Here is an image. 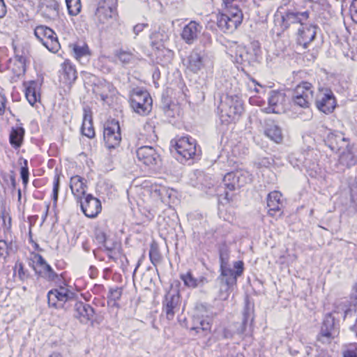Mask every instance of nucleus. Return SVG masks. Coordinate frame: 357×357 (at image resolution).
Wrapping results in <instances>:
<instances>
[{
  "mask_svg": "<svg viewBox=\"0 0 357 357\" xmlns=\"http://www.w3.org/2000/svg\"><path fill=\"white\" fill-rule=\"evenodd\" d=\"M68 14L72 16L78 15L81 10L80 0H66Z\"/></svg>",
  "mask_w": 357,
  "mask_h": 357,
  "instance_id": "a19ab883",
  "label": "nucleus"
},
{
  "mask_svg": "<svg viewBox=\"0 0 357 357\" xmlns=\"http://www.w3.org/2000/svg\"><path fill=\"white\" fill-rule=\"evenodd\" d=\"M2 219L4 226L7 230H9L11 227V218L8 214L2 213Z\"/></svg>",
  "mask_w": 357,
  "mask_h": 357,
  "instance_id": "4d7b16f0",
  "label": "nucleus"
},
{
  "mask_svg": "<svg viewBox=\"0 0 357 357\" xmlns=\"http://www.w3.org/2000/svg\"><path fill=\"white\" fill-rule=\"evenodd\" d=\"M33 262L36 263L37 266H39L41 269L47 264L45 259L39 254H35L33 255Z\"/></svg>",
  "mask_w": 357,
  "mask_h": 357,
  "instance_id": "5fc2aeb1",
  "label": "nucleus"
},
{
  "mask_svg": "<svg viewBox=\"0 0 357 357\" xmlns=\"http://www.w3.org/2000/svg\"><path fill=\"white\" fill-rule=\"evenodd\" d=\"M130 106L136 113L146 115L152 109V99L146 91H137L131 96Z\"/></svg>",
  "mask_w": 357,
  "mask_h": 357,
  "instance_id": "6e6552de",
  "label": "nucleus"
},
{
  "mask_svg": "<svg viewBox=\"0 0 357 357\" xmlns=\"http://www.w3.org/2000/svg\"><path fill=\"white\" fill-rule=\"evenodd\" d=\"M116 10L105 1L100 3L96 12V20L100 24H109L116 19Z\"/></svg>",
  "mask_w": 357,
  "mask_h": 357,
  "instance_id": "dca6fc26",
  "label": "nucleus"
},
{
  "mask_svg": "<svg viewBox=\"0 0 357 357\" xmlns=\"http://www.w3.org/2000/svg\"><path fill=\"white\" fill-rule=\"evenodd\" d=\"M288 99L285 93L280 91H271L268 97V106L265 108L267 113L281 114L286 109Z\"/></svg>",
  "mask_w": 357,
  "mask_h": 357,
  "instance_id": "ddd939ff",
  "label": "nucleus"
},
{
  "mask_svg": "<svg viewBox=\"0 0 357 357\" xmlns=\"http://www.w3.org/2000/svg\"><path fill=\"white\" fill-rule=\"evenodd\" d=\"M219 256L220 261V273H235V270H233L229 264V252L228 249L225 247L220 248L219 252Z\"/></svg>",
  "mask_w": 357,
  "mask_h": 357,
  "instance_id": "72a5a7b5",
  "label": "nucleus"
},
{
  "mask_svg": "<svg viewBox=\"0 0 357 357\" xmlns=\"http://www.w3.org/2000/svg\"><path fill=\"white\" fill-rule=\"evenodd\" d=\"M34 35L49 51L56 52L60 49L56 34L50 27L44 25L37 26L34 29Z\"/></svg>",
  "mask_w": 357,
  "mask_h": 357,
  "instance_id": "39448f33",
  "label": "nucleus"
},
{
  "mask_svg": "<svg viewBox=\"0 0 357 357\" xmlns=\"http://www.w3.org/2000/svg\"><path fill=\"white\" fill-rule=\"evenodd\" d=\"M42 15L47 19H55L59 15V3L55 0H47L41 6Z\"/></svg>",
  "mask_w": 357,
  "mask_h": 357,
  "instance_id": "c756f323",
  "label": "nucleus"
},
{
  "mask_svg": "<svg viewBox=\"0 0 357 357\" xmlns=\"http://www.w3.org/2000/svg\"><path fill=\"white\" fill-rule=\"evenodd\" d=\"M70 46H73V52L77 59L89 54V47L84 43H82V44L77 43L71 45Z\"/></svg>",
  "mask_w": 357,
  "mask_h": 357,
  "instance_id": "ea45409f",
  "label": "nucleus"
},
{
  "mask_svg": "<svg viewBox=\"0 0 357 357\" xmlns=\"http://www.w3.org/2000/svg\"><path fill=\"white\" fill-rule=\"evenodd\" d=\"M10 250L11 248L7 241L0 239V257L6 258L8 255Z\"/></svg>",
  "mask_w": 357,
  "mask_h": 357,
  "instance_id": "8fccbe9b",
  "label": "nucleus"
},
{
  "mask_svg": "<svg viewBox=\"0 0 357 357\" xmlns=\"http://www.w3.org/2000/svg\"><path fill=\"white\" fill-rule=\"evenodd\" d=\"M206 54L199 49H194L188 58V68L196 73L200 71L204 66Z\"/></svg>",
  "mask_w": 357,
  "mask_h": 357,
  "instance_id": "412c9836",
  "label": "nucleus"
},
{
  "mask_svg": "<svg viewBox=\"0 0 357 357\" xmlns=\"http://www.w3.org/2000/svg\"><path fill=\"white\" fill-rule=\"evenodd\" d=\"M293 101L295 105H298L301 107L307 108L310 107V102L312 101V100H305V98L294 95Z\"/></svg>",
  "mask_w": 357,
  "mask_h": 357,
  "instance_id": "de8ad7c7",
  "label": "nucleus"
},
{
  "mask_svg": "<svg viewBox=\"0 0 357 357\" xmlns=\"http://www.w3.org/2000/svg\"><path fill=\"white\" fill-rule=\"evenodd\" d=\"M15 268H18L17 275L20 280L23 281L26 278H27L28 275L26 274V272L24 270V266L22 263H17L15 265Z\"/></svg>",
  "mask_w": 357,
  "mask_h": 357,
  "instance_id": "864d4df0",
  "label": "nucleus"
},
{
  "mask_svg": "<svg viewBox=\"0 0 357 357\" xmlns=\"http://www.w3.org/2000/svg\"><path fill=\"white\" fill-rule=\"evenodd\" d=\"M310 15V12L307 10L303 12H287L283 16V22L287 26H292L294 29H298V27H302L306 24Z\"/></svg>",
  "mask_w": 357,
  "mask_h": 357,
  "instance_id": "f3484780",
  "label": "nucleus"
},
{
  "mask_svg": "<svg viewBox=\"0 0 357 357\" xmlns=\"http://www.w3.org/2000/svg\"><path fill=\"white\" fill-rule=\"evenodd\" d=\"M151 45L153 48L160 50L164 47L163 35L160 32L153 33L151 36Z\"/></svg>",
  "mask_w": 357,
  "mask_h": 357,
  "instance_id": "79ce46f5",
  "label": "nucleus"
},
{
  "mask_svg": "<svg viewBox=\"0 0 357 357\" xmlns=\"http://www.w3.org/2000/svg\"><path fill=\"white\" fill-rule=\"evenodd\" d=\"M113 86L107 82H100L96 87L94 89V92L97 96H99L102 100L105 101L109 96V93H112L114 92Z\"/></svg>",
  "mask_w": 357,
  "mask_h": 357,
  "instance_id": "e433bc0d",
  "label": "nucleus"
},
{
  "mask_svg": "<svg viewBox=\"0 0 357 357\" xmlns=\"http://www.w3.org/2000/svg\"><path fill=\"white\" fill-rule=\"evenodd\" d=\"M25 85V96L31 105H34L39 101L40 95V84L36 81H30L24 83Z\"/></svg>",
  "mask_w": 357,
  "mask_h": 357,
  "instance_id": "bb28decb",
  "label": "nucleus"
},
{
  "mask_svg": "<svg viewBox=\"0 0 357 357\" xmlns=\"http://www.w3.org/2000/svg\"><path fill=\"white\" fill-rule=\"evenodd\" d=\"M59 183H60L59 175L56 174L54 178V185H53V200H54V202H56L58 199Z\"/></svg>",
  "mask_w": 357,
  "mask_h": 357,
  "instance_id": "603ef678",
  "label": "nucleus"
},
{
  "mask_svg": "<svg viewBox=\"0 0 357 357\" xmlns=\"http://www.w3.org/2000/svg\"><path fill=\"white\" fill-rule=\"evenodd\" d=\"M6 102V97L0 92V115L4 113Z\"/></svg>",
  "mask_w": 357,
  "mask_h": 357,
  "instance_id": "bf43d9fd",
  "label": "nucleus"
},
{
  "mask_svg": "<svg viewBox=\"0 0 357 357\" xmlns=\"http://www.w3.org/2000/svg\"><path fill=\"white\" fill-rule=\"evenodd\" d=\"M103 137L106 146L109 149H114L120 144L121 135L118 121L113 119L106 123Z\"/></svg>",
  "mask_w": 357,
  "mask_h": 357,
  "instance_id": "9d476101",
  "label": "nucleus"
},
{
  "mask_svg": "<svg viewBox=\"0 0 357 357\" xmlns=\"http://www.w3.org/2000/svg\"><path fill=\"white\" fill-rule=\"evenodd\" d=\"M6 7L3 0H0V18H3L6 14Z\"/></svg>",
  "mask_w": 357,
  "mask_h": 357,
  "instance_id": "052dcab7",
  "label": "nucleus"
},
{
  "mask_svg": "<svg viewBox=\"0 0 357 357\" xmlns=\"http://www.w3.org/2000/svg\"><path fill=\"white\" fill-rule=\"evenodd\" d=\"M10 184L13 189L16 187V181L14 176H10Z\"/></svg>",
  "mask_w": 357,
  "mask_h": 357,
  "instance_id": "338daca9",
  "label": "nucleus"
},
{
  "mask_svg": "<svg viewBox=\"0 0 357 357\" xmlns=\"http://www.w3.org/2000/svg\"><path fill=\"white\" fill-rule=\"evenodd\" d=\"M116 56L124 64L130 63L134 59V54L130 51L119 50L116 52Z\"/></svg>",
  "mask_w": 357,
  "mask_h": 357,
  "instance_id": "c03bdc74",
  "label": "nucleus"
},
{
  "mask_svg": "<svg viewBox=\"0 0 357 357\" xmlns=\"http://www.w3.org/2000/svg\"><path fill=\"white\" fill-rule=\"evenodd\" d=\"M84 179L79 176H74L70 178V188L72 193L77 200L82 199L86 193V185L84 182Z\"/></svg>",
  "mask_w": 357,
  "mask_h": 357,
  "instance_id": "cd10ccee",
  "label": "nucleus"
},
{
  "mask_svg": "<svg viewBox=\"0 0 357 357\" xmlns=\"http://www.w3.org/2000/svg\"><path fill=\"white\" fill-rule=\"evenodd\" d=\"M343 357H357V354L354 351L347 350L344 353Z\"/></svg>",
  "mask_w": 357,
  "mask_h": 357,
  "instance_id": "680f3d73",
  "label": "nucleus"
},
{
  "mask_svg": "<svg viewBox=\"0 0 357 357\" xmlns=\"http://www.w3.org/2000/svg\"><path fill=\"white\" fill-rule=\"evenodd\" d=\"M136 154L138 160L147 166L157 165L160 161L159 154L151 146H142L138 148Z\"/></svg>",
  "mask_w": 357,
  "mask_h": 357,
  "instance_id": "a211bd4d",
  "label": "nucleus"
},
{
  "mask_svg": "<svg viewBox=\"0 0 357 357\" xmlns=\"http://www.w3.org/2000/svg\"><path fill=\"white\" fill-rule=\"evenodd\" d=\"M149 258L153 264H155L160 261V255L158 249L153 245L149 250Z\"/></svg>",
  "mask_w": 357,
  "mask_h": 357,
  "instance_id": "3c124183",
  "label": "nucleus"
},
{
  "mask_svg": "<svg viewBox=\"0 0 357 357\" xmlns=\"http://www.w3.org/2000/svg\"><path fill=\"white\" fill-rule=\"evenodd\" d=\"M24 135V129L22 127L13 128L9 136V141L11 146L15 149L21 146Z\"/></svg>",
  "mask_w": 357,
  "mask_h": 357,
  "instance_id": "c9c22d12",
  "label": "nucleus"
},
{
  "mask_svg": "<svg viewBox=\"0 0 357 357\" xmlns=\"http://www.w3.org/2000/svg\"><path fill=\"white\" fill-rule=\"evenodd\" d=\"M350 14L352 20L357 24V0H353L350 6Z\"/></svg>",
  "mask_w": 357,
  "mask_h": 357,
  "instance_id": "6e6d98bb",
  "label": "nucleus"
},
{
  "mask_svg": "<svg viewBox=\"0 0 357 357\" xmlns=\"http://www.w3.org/2000/svg\"><path fill=\"white\" fill-rule=\"evenodd\" d=\"M220 118L222 123L229 124L238 119L243 112V103L237 95H227L219 106Z\"/></svg>",
  "mask_w": 357,
  "mask_h": 357,
  "instance_id": "f03ea898",
  "label": "nucleus"
},
{
  "mask_svg": "<svg viewBox=\"0 0 357 357\" xmlns=\"http://www.w3.org/2000/svg\"><path fill=\"white\" fill-rule=\"evenodd\" d=\"M353 297L356 299L354 301V305H357V284L354 286V292L352 294V298Z\"/></svg>",
  "mask_w": 357,
  "mask_h": 357,
  "instance_id": "69168bd1",
  "label": "nucleus"
},
{
  "mask_svg": "<svg viewBox=\"0 0 357 357\" xmlns=\"http://www.w3.org/2000/svg\"><path fill=\"white\" fill-rule=\"evenodd\" d=\"M94 237L97 243L100 245L109 238L105 230L101 227H96L95 229Z\"/></svg>",
  "mask_w": 357,
  "mask_h": 357,
  "instance_id": "a18cd8bd",
  "label": "nucleus"
},
{
  "mask_svg": "<svg viewBox=\"0 0 357 357\" xmlns=\"http://www.w3.org/2000/svg\"><path fill=\"white\" fill-rule=\"evenodd\" d=\"M180 278L186 287L192 289L198 287H202L208 282L206 278L200 276L199 278H196L190 272L181 275Z\"/></svg>",
  "mask_w": 357,
  "mask_h": 357,
  "instance_id": "7c9ffc66",
  "label": "nucleus"
},
{
  "mask_svg": "<svg viewBox=\"0 0 357 357\" xmlns=\"http://www.w3.org/2000/svg\"><path fill=\"white\" fill-rule=\"evenodd\" d=\"M39 273L48 281L54 282L55 284H64L63 274H57L49 264L45 265Z\"/></svg>",
  "mask_w": 357,
  "mask_h": 357,
  "instance_id": "2f4dec72",
  "label": "nucleus"
},
{
  "mask_svg": "<svg viewBox=\"0 0 357 357\" xmlns=\"http://www.w3.org/2000/svg\"><path fill=\"white\" fill-rule=\"evenodd\" d=\"M317 26L306 24L302 27L297 29V41L301 45L305 48L316 37Z\"/></svg>",
  "mask_w": 357,
  "mask_h": 357,
  "instance_id": "aec40b11",
  "label": "nucleus"
},
{
  "mask_svg": "<svg viewBox=\"0 0 357 357\" xmlns=\"http://www.w3.org/2000/svg\"><path fill=\"white\" fill-rule=\"evenodd\" d=\"M281 198L282 194L278 191H273L268 195L267 206L268 214L271 216H281L282 215L284 204Z\"/></svg>",
  "mask_w": 357,
  "mask_h": 357,
  "instance_id": "6ab92c4d",
  "label": "nucleus"
},
{
  "mask_svg": "<svg viewBox=\"0 0 357 357\" xmlns=\"http://www.w3.org/2000/svg\"><path fill=\"white\" fill-rule=\"evenodd\" d=\"M198 311L202 312L204 310H206V306L203 304H201L197 307Z\"/></svg>",
  "mask_w": 357,
  "mask_h": 357,
  "instance_id": "774afa93",
  "label": "nucleus"
},
{
  "mask_svg": "<svg viewBox=\"0 0 357 357\" xmlns=\"http://www.w3.org/2000/svg\"><path fill=\"white\" fill-rule=\"evenodd\" d=\"M71 302L74 303V316L82 323H86L93 318L94 310L90 305L75 300H72Z\"/></svg>",
  "mask_w": 357,
  "mask_h": 357,
  "instance_id": "4be33fe9",
  "label": "nucleus"
},
{
  "mask_svg": "<svg viewBox=\"0 0 357 357\" xmlns=\"http://www.w3.org/2000/svg\"><path fill=\"white\" fill-rule=\"evenodd\" d=\"M89 122V123H92V117L91 115L89 114H87L86 113H85L84 114V119H83V122Z\"/></svg>",
  "mask_w": 357,
  "mask_h": 357,
  "instance_id": "0e129e2a",
  "label": "nucleus"
},
{
  "mask_svg": "<svg viewBox=\"0 0 357 357\" xmlns=\"http://www.w3.org/2000/svg\"><path fill=\"white\" fill-rule=\"evenodd\" d=\"M353 311H354V312H356V309L353 310L351 305L347 299H343L336 302L333 313L341 314L342 317L345 319L347 316L352 314Z\"/></svg>",
  "mask_w": 357,
  "mask_h": 357,
  "instance_id": "473e14b6",
  "label": "nucleus"
},
{
  "mask_svg": "<svg viewBox=\"0 0 357 357\" xmlns=\"http://www.w3.org/2000/svg\"><path fill=\"white\" fill-rule=\"evenodd\" d=\"M253 320V317L252 316L251 312L248 310H245L243 313V318L241 323H236V333L238 334H243L245 333L246 326L248 325V321L252 322Z\"/></svg>",
  "mask_w": 357,
  "mask_h": 357,
  "instance_id": "58836bf2",
  "label": "nucleus"
},
{
  "mask_svg": "<svg viewBox=\"0 0 357 357\" xmlns=\"http://www.w3.org/2000/svg\"><path fill=\"white\" fill-rule=\"evenodd\" d=\"M146 26H148L147 24H137L133 27V32L135 33V36H137Z\"/></svg>",
  "mask_w": 357,
  "mask_h": 357,
  "instance_id": "13d9d810",
  "label": "nucleus"
},
{
  "mask_svg": "<svg viewBox=\"0 0 357 357\" xmlns=\"http://www.w3.org/2000/svg\"><path fill=\"white\" fill-rule=\"evenodd\" d=\"M312 88V84L307 82H303L296 87L294 95L305 98V100H312L313 91Z\"/></svg>",
  "mask_w": 357,
  "mask_h": 357,
  "instance_id": "f704fd0d",
  "label": "nucleus"
},
{
  "mask_svg": "<svg viewBox=\"0 0 357 357\" xmlns=\"http://www.w3.org/2000/svg\"><path fill=\"white\" fill-rule=\"evenodd\" d=\"M264 132L269 139L275 143L278 144L282 141L283 136L281 128L272 121L266 123Z\"/></svg>",
  "mask_w": 357,
  "mask_h": 357,
  "instance_id": "c85d7f7f",
  "label": "nucleus"
},
{
  "mask_svg": "<svg viewBox=\"0 0 357 357\" xmlns=\"http://www.w3.org/2000/svg\"><path fill=\"white\" fill-rule=\"evenodd\" d=\"M210 329V322L199 317L194 319L193 326L190 328L191 331H195L196 333H202L203 335H205V333L209 331Z\"/></svg>",
  "mask_w": 357,
  "mask_h": 357,
  "instance_id": "4c0bfd02",
  "label": "nucleus"
},
{
  "mask_svg": "<svg viewBox=\"0 0 357 357\" xmlns=\"http://www.w3.org/2000/svg\"><path fill=\"white\" fill-rule=\"evenodd\" d=\"M82 132L89 138H93L95 136V131L92 123L83 122L82 126Z\"/></svg>",
  "mask_w": 357,
  "mask_h": 357,
  "instance_id": "49530a36",
  "label": "nucleus"
},
{
  "mask_svg": "<svg viewBox=\"0 0 357 357\" xmlns=\"http://www.w3.org/2000/svg\"><path fill=\"white\" fill-rule=\"evenodd\" d=\"M338 334L335 324V317L332 314H327L323 321L317 340L322 343H329Z\"/></svg>",
  "mask_w": 357,
  "mask_h": 357,
  "instance_id": "4468645a",
  "label": "nucleus"
},
{
  "mask_svg": "<svg viewBox=\"0 0 357 357\" xmlns=\"http://www.w3.org/2000/svg\"><path fill=\"white\" fill-rule=\"evenodd\" d=\"M251 181L252 175L247 171L229 172L222 179L225 188L229 191L236 190Z\"/></svg>",
  "mask_w": 357,
  "mask_h": 357,
  "instance_id": "423d86ee",
  "label": "nucleus"
},
{
  "mask_svg": "<svg viewBox=\"0 0 357 357\" xmlns=\"http://www.w3.org/2000/svg\"><path fill=\"white\" fill-rule=\"evenodd\" d=\"M122 295V289L121 288H115L111 289L109 291V294L108 295V304L112 306L118 307V304L116 301L120 299Z\"/></svg>",
  "mask_w": 357,
  "mask_h": 357,
  "instance_id": "37998d69",
  "label": "nucleus"
},
{
  "mask_svg": "<svg viewBox=\"0 0 357 357\" xmlns=\"http://www.w3.org/2000/svg\"><path fill=\"white\" fill-rule=\"evenodd\" d=\"M102 245L103 246V251L107 254L109 259L116 261L122 252L121 242L109 237Z\"/></svg>",
  "mask_w": 357,
  "mask_h": 357,
  "instance_id": "b1692460",
  "label": "nucleus"
},
{
  "mask_svg": "<svg viewBox=\"0 0 357 357\" xmlns=\"http://www.w3.org/2000/svg\"><path fill=\"white\" fill-rule=\"evenodd\" d=\"M172 146L175 149L181 160H188L200 154V149L197 148L195 139L189 137H182L178 140L171 142Z\"/></svg>",
  "mask_w": 357,
  "mask_h": 357,
  "instance_id": "20e7f679",
  "label": "nucleus"
},
{
  "mask_svg": "<svg viewBox=\"0 0 357 357\" xmlns=\"http://www.w3.org/2000/svg\"><path fill=\"white\" fill-rule=\"evenodd\" d=\"M317 108L324 114H330L336 107V100L333 91L328 88L320 89L316 96Z\"/></svg>",
  "mask_w": 357,
  "mask_h": 357,
  "instance_id": "1a4fd4ad",
  "label": "nucleus"
},
{
  "mask_svg": "<svg viewBox=\"0 0 357 357\" xmlns=\"http://www.w3.org/2000/svg\"><path fill=\"white\" fill-rule=\"evenodd\" d=\"M60 82L70 85L77 79V71L75 66L68 61H65L61 65L59 75Z\"/></svg>",
  "mask_w": 357,
  "mask_h": 357,
  "instance_id": "a878e982",
  "label": "nucleus"
},
{
  "mask_svg": "<svg viewBox=\"0 0 357 357\" xmlns=\"http://www.w3.org/2000/svg\"><path fill=\"white\" fill-rule=\"evenodd\" d=\"M235 273H220L216 279L219 287L218 296L222 300H226L231 292L236 286L237 278L243 273L244 264L242 261H237L234 263Z\"/></svg>",
  "mask_w": 357,
  "mask_h": 357,
  "instance_id": "f257e3e1",
  "label": "nucleus"
},
{
  "mask_svg": "<svg viewBox=\"0 0 357 357\" xmlns=\"http://www.w3.org/2000/svg\"><path fill=\"white\" fill-rule=\"evenodd\" d=\"M80 206L84 214L91 218L96 217L101 211L102 206L100 200L92 195L88 194L84 200L79 199Z\"/></svg>",
  "mask_w": 357,
  "mask_h": 357,
  "instance_id": "2eb2a0df",
  "label": "nucleus"
},
{
  "mask_svg": "<svg viewBox=\"0 0 357 357\" xmlns=\"http://www.w3.org/2000/svg\"><path fill=\"white\" fill-rule=\"evenodd\" d=\"M242 20L243 13L236 7L227 10V13H220L216 15L217 26L225 33L233 32L241 24Z\"/></svg>",
  "mask_w": 357,
  "mask_h": 357,
  "instance_id": "7ed1b4c3",
  "label": "nucleus"
},
{
  "mask_svg": "<svg viewBox=\"0 0 357 357\" xmlns=\"http://www.w3.org/2000/svg\"><path fill=\"white\" fill-rule=\"evenodd\" d=\"M181 305V298L179 293L176 291H168L162 301V312L168 320H172L176 312H179Z\"/></svg>",
  "mask_w": 357,
  "mask_h": 357,
  "instance_id": "9b49d317",
  "label": "nucleus"
},
{
  "mask_svg": "<svg viewBox=\"0 0 357 357\" xmlns=\"http://www.w3.org/2000/svg\"><path fill=\"white\" fill-rule=\"evenodd\" d=\"M325 142L332 151L340 153L341 160L350 155L349 139L342 132H330Z\"/></svg>",
  "mask_w": 357,
  "mask_h": 357,
  "instance_id": "0eeeda50",
  "label": "nucleus"
},
{
  "mask_svg": "<svg viewBox=\"0 0 357 357\" xmlns=\"http://www.w3.org/2000/svg\"><path fill=\"white\" fill-rule=\"evenodd\" d=\"M223 335L225 338H231L233 336V333L228 328H225L223 331Z\"/></svg>",
  "mask_w": 357,
  "mask_h": 357,
  "instance_id": "e2e57ef3",
  "label": "nucleus"
},
{
  "mask_svg": "<svg viewBox=\"0 0 357 357\" xmlns=\"http://www.w3.org/2000/svg\"><path fill=\"white\" fill-rule=\"evenodd\" d=\"M24 166H22L20 169V175L23 184L26 186L29 182V169L27 166V160H24Z\"/></svg>",
  "mask_w": 357,
  "mask_h": 357,
  "instance_id": "09e8293b",
  "label": "nucleus"
},
{
  "mask_svg": "<svg viewBox=\"0 0 357 357\" xmlns=\"http://www.w3.org/2000/svg\"><path fill=\"white\" fill-rule=\"evenodd\" d=\"M8 68L10 70L13 74L11 77L13 81L17 79L25 73L26 65L25 58L22 56L16 55L14 59H10L8 61Z\"/></svg>",
  "mask_w": 357,
  "mask_h": 357,
  "instance_id": "393cba45",
  "label": "nucleus"
},
{
  "mask_svg": "<svg viewBox=\"0 0 357 357\" xmlns=\"http://www.w3.org/2000/svg\"><path fill=\"white\" fill-rule=\"evenodd\" d=\"M202 30V26L195 21H190L183 29L181 37L188 44H192L198 38Z\"/></svg>",
  "mask_w": 357,
  "mask_h": 357,
  "instance_id": "5701e85b",
  "label": "nucleus"
},
{
  "mask_svg": "<svg viewBox=\"0 0 357 357\" xmlns=\"http://www.w3.org/2000/svg\"><path fill=\"white\" fill-rule=\"evenodd\" d=\"M58 284L59 285V289L50 290L47 296L49 306L55 308L62 307L63 304L67 301H71L73 296V293L62 286L63 284ZM63 285H66L65 282Z\"/></svg>",
  "mask_w": 357,
  "mask_h": 357,
  "instance_id": "f8f14e48",
  "label": "nucleus"
}]
</instances>
